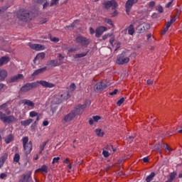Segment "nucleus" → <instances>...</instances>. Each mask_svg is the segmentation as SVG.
Here are the masks:
<instances>
[{"label":"nucleus","mask_w":182,"mask_h":182,"mask_svg":"<svg viewBox=\"0 0 182 182\" xmlns=\"http://www.w3.org/2000/svg\"><path fill=\"white\" fill-rule=\"evenodd\" d=\"M38 83L43 86V87H46L48 89H52L55 87V84L49 82L45 80H40L33 82H27L20 88V93H28V92L32 90V89H36L38 87Z\"/></svg>","instance_id":"f03ea898"},{"label":"nucleus","mask_w":182,"mask_h":182,"mask_svg":"<svg viewBox=\"0 0 182 182\" xmlns=\"http://www.w3.org/2000/svg\"><path fill=\"white\" fill-rule=\"evenodd\" d=\"M95 133L99 137H103V136H105V132H102V129H95Z\"/></svg>","instance_id":"7c9ffc66"},{"label":"nucleus","mask_w":182,"mask_h":182,"mask_svg":"<svg viewBox=\"0 0 182 182\" xmlns=\"http://www.w3.org/2000/svg\"><path fill=\"white\" fill-rule=\"evenodd\" d=\"M76 50H77V48H70V49L68 50V52H69L70 53H73V52H76Z\"/></svg>","instance_id":"603ef678"},{"label":"nucleus","mask_w":182,"mask_h":182,"mask_svg":"<svg viewBox=\"0 0 182 182\" xmlns=\"http://www.w3.org/2000/svg\"><path fill=\"white\" fill-rule=\"evenodd\" d=\"M46 69H48V67H43L42 68H39L35 70L32 73L31 76H38V75H40V73H43L46 70Z\"/></svg>","instance_id":"aec40b11"},{"label":"nucleus","mask_w":182,"mask_h":182,"mask_svg":"<svg viewBox=\"0 0 182 182\" xmlns=\"http://www.w3.org/2000/svg\"><path fill=\"white\" fill-rule=\"evenodd\" d=\"M116 62L117 65H126V63L130 62V58L126 56V53H122L117 56Z\"/></svg>","instance_id":"423d86ee"},{"label":"nucleus","mask_w":182,"mask_h":182,"mask_svg":"<svg viewBox=\"0 0 182 182\" xmlns=\"http://www.w3.org/2000/svg\"><path fill=\"white\" fill-rule=\"evenodd\" d=\"M46 144H48V141L43 142L40 145V153H42V151H43V150H45V147H46Z\"/></svg>","instance_id":"2f4dec72"},{"label":"nucleus","mask_w":182,"mask_h":182,"mask_svg":"<svg viewBox=\"0 0 182 182\" xmlns=\"http://www.w3.org/2000/svg\"><path fill=\"white\" fill-rule=\"evenodd\" d=\"M32 122H33V119L29 118L26 120L21 121V125L24 126L25 127H26V126H29V124H31V123H32Z\"/></svg>","instance_id":"4be33fe9"},{"label":"nucleus","mask_w":182,"mask_h":182,"mask_svg":"<svg viewBox=\"0 0 182 182\" xmlns=\"http://www.w3.org/2000/svg\"><path fill=\"white\" fill-rule=\"evenodd\" d=\"M23 182H33L32 181V178L31 177V173H28L27 175H25L23 176Z\"/></svg>","instance_id":"cd10ccee"},{"label":"nucleus","mask_w":182,"mask_h":182,"mask_svg":"<svg viewBox=\"0 0 182 182\" xmlns=\"http://www.w3.org/2000/svg\"><path fill=\"white\" fill-rule=\"evenodd\" d=\"M48 6L49 3H48V1H46L43 5V9H45L46 8H48Z\"/></svg>","instance_id":"13d9d810"},{"label":"nucleus","mask_w":182,"mask_h":182,"mask_svg":"<svg viewBox=\"0 0 182 182\" xmlns=\"http://www.w3.org/2000/svg\"><path fill=\"white\" fill-rule=\"evenodd\" d=\"M103 5L105 9H110V8H112V9H116V8H117V2L114 0L105 1Z\"/></svg>","instance_id":"6e6552de"},{"label":"nucleus","mask_w":182,"mask_h":182,"mask_svg":"<svg viewBox=\"0 0 182 182\" xmlns=\"http://www.w3.org/2000/svg\"><path fill=\"white\" fill-rule=\"evenodd\" d=\"M6 177V173H1L0 174V178H5Z\"/></svg>","instance_id":"69168bd1"},{"label":"nucleus","mask_w":182,"mask_h":182,"mask_svg":"<svg viewBox=\"0 0 182 182\" xmlns=\"http://www.w3.org/2000/svg\"><path fill=\"white\" fill-rule=\"evenodd\" d=\"M101 117L100 116H93L92 119L94 122H97L99 120H100Z\"/></svg>","instance_id":"c03bdc74"},{"label":"nucleus","mask_w":182,"mask_h":182,"mask_svg":"<svg viewBox=\"0 0 182 182\" xmlns=\"http://www.w3.org/2000/svg\"><path fill=\"white\" fill-rule=\"evenodd\" d=\"M154 149L158 153H161V150H160V144H156Z\"/></svg>","instance_id":"37998d69"},{"label":"nucleus","mask_w":182,"mask_h":182,"mask_svg":"<svg viewBox=\"0 0 182 182\" xmlns=\"http://www.w3.org/2000/svg\"><path fill=\"white\" fill-rule=\"evenodd\" d=\"M14 141V135L11 134L7 136L5 139V143L6 144H9V143H11V141Z\"/></svg>","instance_id":"bb28decb"},{"label":"nucleus","mask_w":182,"mask_h":182,"mask_svg":"<svg viewBox=\"0 0 182 182\" xmlns=\"http://www.w3.org/2000/svg\"><path fill=\"white\" fill-rule=\"evenodd\" d=\"M173 4V1H171L166 5V8H170L171 6V4Z\"/></svg>","instance_id":"e2e57ef3"},{"label":"nucleus","mask_w":182,"mask_h":182,"mask_svg":"<svg viewBox=\"0 0 182 182\" xmlns=\"http://www.w3.org/2000/svg\"><path fill=\"white\" fill-rule=\"evenodd\" d=\"M77 22H80V21L79 20L74 21V22L71 25L67 26V28H75V26H76V23H77Z\"/></svg>","instance_id":"a19ab883"},{"label":"nucleus","mask_w":182,"mask_h":182,"mask_svg":"<svg viewBox=\"0 0 182 182\" xmlns=\"http://www.w3.org/2000/svg\"><path fill=\"white\" fill-rule=\"evenodd\" d=\"M70 97L69 93L64 94H58L54 96V98L52 101L53 105H60V103H63V102L68 100Z\"/></svg>","instance_id":"20e7f679"},{"label":"nucleus","mask_w":182,"mask_h":182,"mask_svg":"<svg viewBox=\"0 0 182 182\" xmlns=\"http://www.w3.org/2000/svg\"><path fill=\"white\" fill-rule=\"evenodd\" d=\"M156 177V173L154 172H151L149 176H148L146 178V182H150L153 178Z\"/></svg>","instance_id":"c85d7f7f"},{"label":"nucleus","mask_w":182,"mask_h":182,"mask_svg":"<svg viewBox=\"0 0 182 182\" xmlns=\"http://www.w3.org/2000/svg\"><path fill=\"white\" fill-rule=\"evenodd\" d=\"M174 178H176V173H171L170 176H169V178L168 179V181L169 182H173V180H174Z\"/></svg>","instance_id":"f704fd0d"},{"label":"nucleus","mask_w":182,"mask_h":182,"mask_svg":"<svg viewBox=\"0 0 182 182\" xmlns=\"http://www.w3.org/2000/svg\"><path fill=\"white\" fill-rule=\"evenodd\" d=\"M107 31V27L103 26H99L95 29V38H100L105 32Z\"/></svg>","instance_id":"9b49d317"},{"label":"nucleus","mask_w":182,"mask_h":182,"mask_svg":"<svg viewBox=\"0 0 182 182\" xmlns=\"http://www.w3.org/2000/svg\"><path fill=\"white\" fill-rule=\"evenodd\" d=\"M30 48L33 49V50H44L45 46H43L42 44H31Z\"/></svg>","instance_id":"f3484780"},{"label":"nucleus","mask_w":182,"mask_h":182,"mask_svg":"<svg viewBox=\"0 0 182 182\" xmlns=\"http://www.w3.org/2000/svg\"><path fill=\"white\" fill-rule=\"evenodd\" d=\"M58 58H59V60L58 62H62V60H63V59H65V57L63 55H62V54L59 53L58 54Z\"/></svg>","instance_id":"3c124183"},{"label":"nucleus","mask_w":182,"mask_h":182,"mask_svg":"<svg viewBox=\"0 0 182 182\" xmlns=\"http://www.w3.org/2000/svg\"><path fill=\"white\" fill-rule=\"evenodd\" d=\"M23 79V74H18L17 75H14L9 79L10 83H15L18 80H22Z\"/></svg>","instance_id":"2eb2a0df"},{"label":"nucleus","mask_w":182,"mask_h":182,"mask_svg":"<svg viewBox=\"0 0 182 182\" xmlns=\"http://www.w3.org/2000/svg\"><path fill=\"white\" fill-rule=\"evenodd\" d=\"M0 120L3 122V123H12L13 122H15L16 119L13 115L6 117V114L0 111Z\"/></svg>","instance_id":"0eeeda50"},{"label":"nucleus","mask_w":182,"mask_h":182,"mask_svg":"<svg viewBox=\"0 0 182 182\" xmlns=\"http://www.w3.org/2000/svg\"><path fill=\"white\" fill-rule=\"evenodd\" d=\"M47 65L51 68H56V66H60V65H62V62L58 60H51L47 63Z\"/></svg>","instance_id":"dca6fc26"},{"label":"nucleus","mask_w":182,"mask_h":182,"mask_svg":"<svg viewBox=\"0 0 182 182\" xmlns=\"http://www.w3.org/2000/svg\"><path fill=\"white\" fill-rule=\"evenodd\" d=\"M59 160H60V157H55L53 159L52 164H55V163H59Z\"/></svg>","instance_id":"a18cd8bd"},{"label":"nucleus","mask_w":182,"mask_h":182,"mask_svg":"<svg viewBox=\"0 0 182 182\" xmlns=\"http://www.w3.org/2000/svg\"><path fill=\"white\" fill-rule=\"evenodd\" d=\"M94 122L95 121L93 120V119H89V123H90V126H92Z\"/></svg>","instance_id":"774afa93"},{"label":"nucleus","mask_w":182,"mask_h":182,"mask_svg":"<svg viewBox=\"0 0 182 182\" xmlns=\"http://www.w3.org/2000/svg\"><path fill=\"white\" fill-rule=\"evenodd\" d=\"M21 103L26 106H28V110H33V109H35V103L30 100L24 99L21 101Z\"/></svg>","instance_id":"ddd939ff"},{"label":"nucleus","mask_w":182,"mask_h":182,"mask_svg":"<svg viewBox=\"0 0 182 182\" xmlns=\"http://www.w3.org/2000/svg\"><path fill=\"white\" fill-rule=\"evenodd\" d=\"M171 24H172L171 22L168 21V22L166 23V28L168 30V28L171 26Z\"/></svg>","instance_id":"6e6d98bb"},{"label":"nucleus","mask_w":182,"mask_h":182,"mask_svg":"<svg viewBox=\"0 0 182 182\" xmlns=\"http://www.w3.org/2000/svg\"><path fill=\"white\" fill-rule=\"evenodd\" d=\"M106 149H107V150H109V151H112H112H116V148H114L113 147V146H112V145H107V147H106Z\"/></svg>","instance_id":"e433bc0d"},{"label":"nucleus","mask_w":182,"mask_h":182,"mask_svg":"<svg viewBox=\"0 0 182 182\" xmlns=\"http://www.w3.org/2000/svg\"><path fill=\"white\" fill-rule=\"evenodd\" d=\"M76 89V85H75V83H72L70 85V90H75Z\"/></svg>","instance_id":"09e8293b"},{"label":"nucleus","mask_w":182,"mask_h":182,"mask_svg":"<svg viewBox=\"0 0 182 182\" xmlns=\"http://www.w3.org/2000/svg\"><path fill=\"white\" fill-rule=\"evenodd\" d=\"M6 9H8L7 6L2 7L1 9H0V14H2L4 11H6Z\"/></svg>","instance_id":"052dcab7"},{"label":"nucleus","mask_w":182,"mask_h":182,"mask_svg":"<svg viewBox=\"0 0 182 182\" xmlns=\"http://www.w3.org/2000/svg\"><path fill=\"white\" fill-rule=\"evenodd\" d=\"M102 154L104 156V157H109L110 156V154H109V151H106V150H103L102 151Z\"/></svg>","instance_id":"79ce46f5"},{"label":"nucleus","mask_w":182,"mask_h":182,"mask_svg":"<svg viewBox=\"0 0 182 182\" xmlns=\"http://www.w3.org/2000/svg\"><path fill=\"white\" fill-rule=\"evenodd\" d=\"M117 92H119V90L115 89V90H114L113 92H109V95L110 96H114V95H117Z\"/></svg>","instance_id":"8fccbe9b"},{"label":"nucleus","mask_w":182,"mask_h":182,"mask_svg":"<svg viewBox=\"0 0 182 182\" xmlns=\"http://www.w3.org/2000/svg\"><path fill=\"white\" fill-rule=\"evenodd\" d=\"M10 60L9 57L8 56H3L0 58V66H3V65H6Z\"/></svg>","instance_id":"412c9836"},{"label":"nucleus","mask_w":182,"mask_h":182,"mask_svg":"<svg viewBox=\"0 0 182 182\" xmlns=\"http://www.w3.org/2000/svg\"><path fill=\"white\" fill-rule=\"evenodd\" d=\"M45 56H46V55L45 54V53H38L35 58L33 59V62L34 63H36V60H38V59H45Z\"/></svg>","instance_id":"5701e85b"},{"label":"nucleus","mask_w":182,"mask_h":182,"mask_svg":"<svg viewBox=\"0 0 182 182\" xmlns=\"http://www.w3.org/2000/svg\"><path fill=\"white\" fill-rule=\"evenodd\" d=\"M109 38H109V42L111 46H113V43H114V41H115L114 35L112 34V33H111Z\"/></svg>","instance_id":"72a5a7b5"},{"label":"nucleus","mask_w":182,"mask_h":182,"mask_svg":"<svg viewBox=\"0 0 182 182\" xmlns=\"http://www.w3.org/2000/svg\"><path fill=\"white\" fill-rule=\"evenodd\" d=\"M51 42H55V43H58L59 42V38L56 37H53L50 38Z\"/></svg>","instance_id":"49530a36"},{"label":"nucleus","mask_w":182,"mask_h":182,"mask_svg":"<svg viewBox=\"0 0 182 182\" xmlns=\"http://www.w3.org/2000/svg\"><path fill=\"white\" fill-rule=\"evenodd\" d=\"M59 4V0H51L50 6H55V5H58Z\"/></svg>","instance_id":"4c0bfd02"},{"label":"nucleus","mask_w":182,"mask_h":182,"mask_svg":"<svg viewBox=\"0 0 182 182\" xmlns=\"http://www.w3.org/2000/svg\"><path fill=\"white\" fill-rule=\"evenodd\" d=\"M8 159V154L6 153L4 154L3 156L0 157V168H2L4 167V164H5V162Z\"/></svg>","instance_id":"6ab92c4d"},{"label":"nucleus","mask_w":182,"mask_h":182,"mask_svg":"<svg viewBox=\"0 0 182 182\" xmlns=\"http://www.w3.org/2000/svg\"><path fill=\"white\" fill-rule=\"evenodd\" d=\"M85 109H86V105H78L70 113L65 114L61 120L62 124H64V126H69V124H70V122H72L76 116L82 114V113L85 112Z\"/></svg>","instance_id":"f257e3e1"},{"label":"nucleus","mask_w":182,"mask_h":182,"mask_svg":"<svg viewBox=\"0 0 182 182\" xmlns=\"http://www.w3.org/2000/svg\"><path fill=\"white\" fill-rule=\"evenodd\" d=\"M150 28V24L147 23H142L136 27V31L138 33H143V32Z\"/></svg>","instance_id":"1a4fd4ad"},{"label":"nucleus","mask_w":182,"mask_h":182,"mask_svg":"<svg viewBox=\"0 0 182 182\" xmlns=\"http://www.w3.org/2000/svg\"><path fill=\"white\" fill-rule=\"evenodd\" d=\"M43 126H44V127L49 126V122L48 121H43Z\"/></svg>","instance_id":"680f3d73"},{"label":"nucleus","mask_w":182,"mask_h":182,"mask_svg":"<svg viewBox=\"0 0 182 182\" xmlns=\"http://www.w3.org/2000/svg\"><path fill=\"white\" fill-rule=\"evenodd\" d=\"M105 21L106 22V23H108V25H110L111 26H114V24H113V21H112V19L105 18Z\"/></svg>","instance_id":"c9c22d12"},{"label":"nucleus","mask_w":182,"mask_h":182,"mask_svg":"<svg viewBox=\"0 0 182 182\" xmlns=\"http://www.w3.org/2000/svg\"><path fill=\"white\" fill-rule=\"evenodd\" d=\"M107 83H105L103 81H101L95 85V88L97 92H103L105 89H107Z\"/></svg>","instance_id":"4468645a"},{"label":"nucleus","mask_w":182,"mask_h":182,"mask_svg":"<svg viewBox=\"0 0 182 182\" xmlns=\"http://www.w3.org/2000/svg\"><path fill=\"white\" fill-rule=\"evenodd\" d=\"M134 4H137V1L136 0H127V1L125 8H126V12H127V15H129V14L130 13V10L132 9V8L133 7V5H134Z\"/></svg>","instance_id":"f8f14e48"},{"label":"nucleus","mask_w":182,"mask_h":182,"mask_svg":"<svg viewBox=\"0 0 182 182\" xmlns=\"http://www.w3.org/2000/svg\"><path fill=\"white\" fill-rule=\"evenodd\" d=\"M8 77V72L6 70L0 69V82H4Z\"/></svg>","instance_id":"a211bd4d"},{"label":"nucleus","mask_w":182,"mask_h":182,"mask_svg":"<svg viewBox=\"0 0 182 182\" xmlns=\"http://www.w3.org/2000/svg\"><path fill=\"white\" fill-rule=\"evenodd\" d=\"M6 107H8V102L0 105V110H4V112H7V114H9V112H8V109H6Z\"/></svg>","instance_id":"c756f323"},{"label":"nucleus","mask_w":182,"mask_h":182,"mask_svg":"<svg viewBox=\"0 0 182 182\" xmlns=\"http://www.w3.org/2000/svg\"><path fill=\"white\" fill-rule=\"evenodd\" d=\"M136 23H133L132 24H131L128 28H127V31H128V33L129 35H134V24Z\"/></svg>","instance_id":"393cba45"},{"label":"nucleus","mask_w":182,"mask_h":182,"mask_svg":"<svg viewBox=\"0 0 182 182\" xmlns=\"http://www.w3.org/2000/svg\"><path fill=\"white\" fill-rule=\"evenodd\" d=\"M112 11H114L113 13H112V16H117V15L119 14L117 10H116V9H112Z\"/></svg>","instance_id":"5fc2aeb1"},{"label":"nucleus","mask_w":182,"mask_h":182,"mask_svg":"<svg viewBox=\"0 0 182 182\" xmlns=\"http://www.w3.org/2000/svg\"><path fill=\"white\" fill-rule=\"evenodd\" d=\"M146 83H147V85H153V80H147Z\"/></svg>","instance_id":"338daca9"},{"label":"nucleus","mask_w":182,"mask_h":182,"mask_svg":"<svg viewBox=\"0 0 182 182\" xmlns=\"http://www.w3.org/2000/svg\"><path fill=\"white\" fill-rule=\"evenodd\" d=\"M123 103H124V97H122L119 100H118L117 105V106H122Z\"/></svg>","instance_id":"58836bf2"},{"label":"nucleus","mask_w":182,"mask_h":182,"mask_svg":"<svg viewBox=\"0 0 182 182\" xmlns=\"http://www.w3.org/2000/svg\"><path fill=\"white\" fill-rule=\"evenodd\" d=\"M155 6H156V2L154 1H151L149 3V6H150V8H153Z\"/></svg>","instance_id":"de8ad7c7"},{"label":"nucleus","mask_w":182,"mask_h":182,"mask_svg":"<svg viewBox=\"0 0 182 182\" xmlns=\"http://www.w3.org/2000/svg\"><path fill=\"white\" fill-rule=\"evenodd\" d=\"M22 141H23V151L25 154H26V156H28V154H31V152L32 151V149L33 147V144H32V141H29V138L28 136L23 137Z\"/></svg>","instance_id":"7ed1b4c3"},{"label":"nucleus","mask_w":182,"mask_h":182,"mask_svg":"<svg viewBox=\"0 0 182 182\" xmlns=\"http://www.w3.org/2000/svg\"><path fill=\"white\" fill-rule=\"evenodd\" d=\"M158 11H159V12L160 14H163V12H164L163 7H162L161 6H159L158 7Z\"/></svg>","instance_id":"4d7b16f0"},{"label":"nucleus","mask_w":182,"mask_h":182,"mask_svg":"<svg viewBox=\"0 0 182 182\" xmlns=\"http://www.w3.org/2000/svg\"><path fill=\"white\" fill-rule=\"evenodd\" d=\"M19 160H21V156L19 155V154H15L14 157V161L15 163H19Z\"/></svg>","instance_id":"473e14b6"},{"label":"nucleus","mask_w":182,"mask_h":182,"mask_svg":"<svg viewBox=\"0 0 182 182\" xmlns=\"http://www.w3.org/2000/svg\"><path fill=\"white\" fill-rule=\"evenodd\" d=\"M111 33H107V34H105L102 36V39L103 41H106V39H107V38H109Z\"/></svg>","instance_id":"864d4df0"},{"label":"nucleus","mask_w":182,"mask_h":182,"mask_svg":"<svg viewBox=\"0 0 182 182\" xmlns=\"http://www.w3.org/2000/svg\"><path fill=\"white\" fill-rule=\"evenodd\" d=\"M87 53H89V50H87L85 53H81L75 54V55H74L73 58H75V59H79L80 58H85V56L87 55Z\"/></svg>","instance_id":"b1692460"},{"label":"nucleus","mask_w":182,"mask_h":182,"mask_svg":"<svg viewBox=\"0 0 182 182\" xmlns=\"http://www.w3.org/2000/svg\"><path fill=\"white\" fill-rule=\"evenodd\" d=\"M96 33V31H95V29H93V28L90 27V35H93V33Z\"/></svg>","instance_id":"bf43d9fd"},{"label":"nucleus","mask_w":182,"mask_h":182,"mask_svg":"<svg viewBox=\"0 0 182 182\" xmlns=\"http://www.w3.org/2000/svg\"><path fill=\"white\" fill-rule=\"evenodd\" d=\"M76 42L81 45V46H87V45H89V39L82 36H79L76 38Z\"/></svg>","instance_id":"9d476101"},{"label":"nucleus","mask_w":182,"mask_h":182,"mask_svg":"<svg viewBox=\"0 0 182 182\" xmlns=\"http://www.w3.org/2000/svg\"><path fill=\"white\" fill-rule=\"evenodd\" d=\"M17 18L21 19V21H23V22H28V21L31 19V14H29V11L22 9L19 10L17 14Z\"/></svg>","instance_id":"39448f33"},{"label":"nucleus","mask_w":182,"mask_h":182,"mask_svg":"<svg viewBox=\"0 0 182 182\" xmlns=\"http://www.w3.org/2000/svg\"><path fill=\"white\" fill-rule=\"evenodd\" d=\"M29 116H30V117H36V116H38V112H36L35 111H31L29 113Z\"/></svg>","instance_id":"ea45409f"},{"label":"nucleus","mask_w":182,"mask_h":182,"mask_svg":"<svg viewBox=\"0 0 182 182\" xmlns=\"http://www.w3.org/2000/svg\"><path fill=\"white\" fill-rule=\"evenodd\" d=\"M38 171H42L43 173H48V166L43 165L41 168L36 169V173Z\"/></svg>","instance_id":"a878e982"},{"label":"nucleus","mask_w":182,"mask_h":182,"mask_svg":"<svg viewBox=\"0 0 182 182\" xmlns=\"http://www.w3.org/2000/svg\"><path fill=\"white\" fill-rule=\"evenodd\" d=\"M121 45H122V43H117L115 50H117L118 49H120V46Z\"/></svg>","instance_id":"0e129e2a"}]
</instances>
